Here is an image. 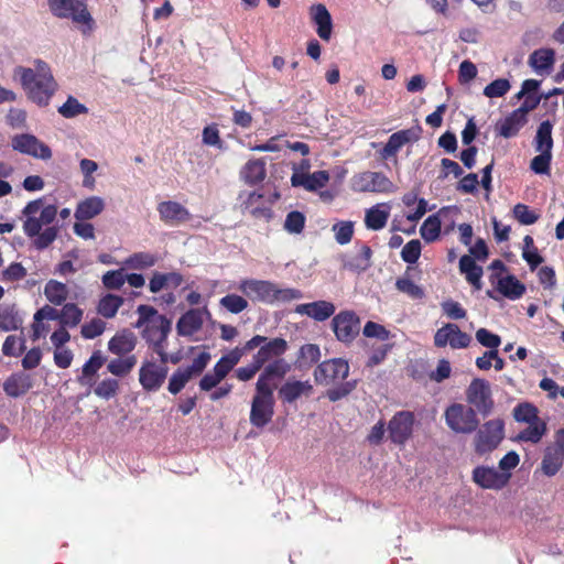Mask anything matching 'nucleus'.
Wrapping results in <instances>:
<instances>
[{"mask_svg": "<svg viewBox=\"0 0 564 564\" xmlns=\"http://www.w3.org/2000/svg\"><path fill=\"white\" fill-rule=\"evenodd\" d=\"M56 215V206H43L42 198L29 202L22 209L23 231L28 237L34 238L33 245L36 249L43 250L56 239L55 227H47L42 231V227L52 224Z\"/></svg>", "mask_w": 564, "mask_h": 564, "instance_id": "obj_1", "label": "nucleus"}, {"mask_svg": "<svg viewBox=\"0 0 564 564\" xmlns=\"http://www.w3.org/2000/svg\"><path fill=\"white\" fill-rule=\"evenodd\" d=\"M13 78H19L28 97L39 106L48 105L57 87L50 66L42 59L34 62V68L17 66Z\"/></svg>", "mask_w": 564, "mask_h": 564, "instance_id": "obj_2", "label": "nucleus"}, {"mask_svg": "<svg viewBox=\"0 0 564 564\" xmlns=\"http://www.w3.org/2000/svg\"><path fill=\"white\" fill-rule=\"evenodd\" d=\"M139 318L134 325L135 328L142 329L143 337L151 344H160L166 340L171 332V319L158 313L150 305H139L137 308Z\"/></svg>", "mask_w": 564, "mask_h": 564, "instance_id": "obj_3", "label": "nucleus"}, {"mask_svg": "<svg viewBox=\"0 0 564 564\" xmlns=\"http://www.w3.org/2000/svg\"><path fill=\"white\" fill-rule=\"evenodd\" d=\"M48 8L53 15L72 20L84 35L90 34L95 28L86 0H48Z\"/></svg>", "mask_w": 564, "mask_h": 564, "instance_id": "obj_4", "label": "nucleus"}, {"mask_svg": "<svg viewBox=\"0 0 564 564\" xmlns=\"http://www.w3.org/2000/svg\"><path fill=\"white\" fill-rule=\"evenodd\" d=\"M274 403L273 388L258 380L251 402L250 423L256 427H263L270 423L274 414Z\"/></svg>", "mask_w": 564, "mask_h": 564, "instance_id": "obj_5", "label": "nucleus"}, {"mask_svg": "<svg viewBox=\"0 0 564 564\" xmlns=\"http://www.w3.org/2000/svg\"><path fill=\"white\" fill-rule=\"evenodd\" d=\"M444 417L449 430L457 434H470L479 425L475 410L462 403H453L447 406Z\"/></svg>", "mask_w": 564, "mask_h": 564, "instance_id": "obj_6", "label": "nucleus"}, {"mask_svg": "<svg viewBox=\"0 0 564 564\" xmlns=\"http://www.w3.org/2000/svg\"><path fill=\"white\" fill-rule=\"evenodd\" d=\"M505 437V423L501 419L485 422L474 438L475 452L484 455L496 449Z\"/></svg>", "mask_w": 564, "mask_h": 564, "instance_id": "obj_7", "label": "nucleus"}, {"mask_svg": "<svg viewBox=\"0 0 564 564\" xmlns=\"http://www.w3.org/2000/svg\"><path fill=\"white\" fill-rule=\"evenodd\" d=\"M466 400L476 413L489 415L495 404L490 383L485 379H474L466 390Z\"/></svg>", "mask_w": 564, "mask_h": 564, "instance_id": "obj_8", "label": "nucleus"}, {"mask_svg": "<svg viewBox=\"0 0 564 564\" xmlns=\"http://www.w3.org/2000/svg\"><path fill=\"white\" fill-rule=\"evenodd\" d=\"M349 364L344 358H332L322 361L314 370L317 384L328 386L345 380L349 375Z\"/></svg>", "mask_w": 564, "mask_h": 564, "instance_id": "obj_9", "label": "nucleus"}, {"mask_svg": "<svg viewBox=\"0 0 564 564\" xmlns=\"http://www.w3.org/2000/svg\"><path fill=\"white\" fill-rule=\"evenodd\" d=\"M350 186L359 193H390L393 192L392 182L382 173L366 171L352 176Z\"/></svg>", "mask_w": 564, "mask_h": 564, "instance_id": "obj_10", "label": "nucleus"}, {"mask_svg": "<svg viewBox=\"0 0 564 564\" xmlns=\"http://www.w3.org/2000/svg\"><path fill=\"white\" fill-rule=\"evenodd\" d=\"M11 147L14 151L35 159L50 160L52 158V151L50 147L30 133H21L14 135L11 139Z\"/></svg>", "mask_w": 564, "mask_h": 564, "instance_id": "obj_11", "label": "nucleus"}, {"mask_svg": "<svg viewBox=\"0 0 564 564\" xmlns=\"http://www.w3.org/2000/svg\"><path fill=\"white\" fill-rule=\"evenodd\" d=\"M414 414L410 411L397 412L389 421L390 440L397 445H404L413 433Z\"/></svg>", "mask_w": 564, "mask_h": 564, "instance_id": "obj_12", "label": "nucleus"}, {"mask_svg": "<svg viewBox=\"0 0 564 564\" xmlns=\"http://www.w3.org/2000/svg\"><path fill=\"white\" fill-rule=\"evenodd\" d=\"M471 343V336L460 330V328L453 323L445 324L438 328L434 335V345L443 348L447 345L453 349L467 348Z\"/></svg>", "mask_w": 564, "mask_h": 564, "instance_id": "obj_13", "label": "nucleus"}, {"mask_svg": "<svg viewBox=\"0 0 564 564\" xmlns=\"http://www.w3.org/2000/svg\"><path fill=\"white\" fill-rule=\"evenodd\" d=\"M336 338L341 343H351L360 330V322L354 312L344 311L332 321Z\"/></svg>", "mask_w": 564, "mask_h": 564, "instance_id": "obj_14", "label": "nucleus"}, {"mask_svg": "<svg viewBox=\"0 0 564 564\" xmlns=\"http://www.w3.org/2000/svg\"><path fill=\"white\" fill-rule=\"evenodd\" d=\"M167 367L154 360H145L139 369V382L145 391H158L167 376Z\"/></svg>", "mask_w": 564, "mask_h": 564, "instance_id": "obj_15", "label": "nucleus"}, {"mask_svg": "<svg viewBox=\"0 0 564 564\" xmlns=\"http://www.w3.org/2000/svg\"><path fill=\"white\" fill-rule=\"evenodd\" d=\"M238 290L252 302L274 303V283L265 280L243 279Z\"/></svg>", "mask_w": 564, "mask_h": 564, "instance_id": "obj_16", "label": "nucleus"}, {"mask_svg": "<svg viewBox=\"0 0 564 564\" xmlns=\"http://www.w3.org/2000/svg\"><path fill=\"white\" fill-rule=\"evenodd\" d=\"M510 477L511 474L500 473L495 467L477 466L473 470L474 482L484 489L499 490L508 484Z\"/></svg>", "mask_w": 564, "mask_h": 564, "instance_id": "obj_17", "label": "nucleus"}, {"mask_svg": "<svg viewBox=\"0 0 564 564\" xmlns=\"http://www.w3.org/2000/svg\"><path fill=\"white\" fill-rule=\"evenodd\" d=\"M162 221L170 226H177L191 220L192 215L186 207L174 200H165L158 205Z\"/></svg>", "mask_w": 564, "mask_h": 564, "instance_id": "obj_18", "label": "nucleus"}, {"mask_svg": "<svg viewBox=\"0 0 564 564\" xmlns=\"http://www.w3.org/2000/svg\"><path fill=\"white\" fill-rule=\"evenodd\" d=\"M209 315L207 308H192L183 314L176 324V330L180 336H192L197 333L205 318Z\"/></svg>", "mask_w": 564, "mask_h": 564, "instance_id": "obj_19", "label": "nucleus"}, {"mask_svg": "<svg viewBox=\"0 0 564 564\" xmlns=\"http://www.w3.org/2000/svg\"><path fill=\"white\" fill-rule=\"evenodd\" d=\"M335 305L328 301H315L311 303L299 304L294 312L300 315H306L317 322H324L334 315Z\"/></svg>", "mask_w": 564, "mask_h": 564, "instance_id": "obj_20", "label": "nucleus"}, {"mask_svg": "<svg viewBox=\"0 0 564 564\" xmlns=\"http://www.w3.org/2000/svg\"><path fill=\"white\" fill-rule=\"evenodd\" d=\"M288 349V343L283 338L268 339L253 356V360L261 367L271 359H278Z\"/></svg>", "mask_w": 564, "mask_h": 564, "instance_id": "obj_21", "label": "nucleus"}, {"mask_svg": "<svg viewBox=\"0 0 564 564\" xmlns=\"http://www.w3.org/2000/svg\"><path fill=\"white\" fill-rule=\"evenodd\" d=\"M491 283L496 285L499 293L509 300H518L525 292V286L513 275L491 276Z\"/></svg>", "mask_w": 564, "mask_h": 564, "instance_id": "obj_22", "label": "nucleus"}, {"mask_svg": "<svg viewBox=\"0 0 564 564\" xmlns=\"http://www.w3.org/2000/svg\"><path fill=\"white\" fill-rule=\"evenodd\" d=\"M311 18L317 25L316 32L318 36L324 41H329L332 36L333 23L332 17L327 8L322 4H314L311 8Z\"/></svg>", "mask_w": 564, "mask_h": 564, "instance_id": "obj_23", "label": "nucleus"}, {"mask_svg": "<svg viewBox=\"0 0 564 564\" xmlns=\"http://www.w3.org/2000/svg\"><path fill=\"white\" fill-rule=\"evenodd\" d=\"M313 386L308 381L288 380L279 391L284 402L292 403L303 395H310Z\"/></svg>", "mask_w": 564, "mask_h": 564, "instance_id": "obj_24", "label": "nucleus"}, {"mask_svg": "<svg viewBox=\"0 0 564 564\" xmlns=\"http://www.w3.org/2000/svg\"><path fill=\"white\" fill-rule=\"evenodd\" d=\"M105 209V200L99 196H90L79 202L75 210L77 220H88L95 218Z\"/></svg>", "mask_w": 564, "mask_h": 564, "instance_id": "obj_25", "label": "nucleus"}, {"mask_svg": "<svg viewBox=\"0 0 564 564\" xmlns=\"http://www.w3.org/2000/svg\"><path fill=\"white\" fill-rule=\"evenodd\" d=\"M137 345V337L130 330L116 334L108 343V349L115 355L123 356L131 352Z\"/></svg>", "mask_w": 564, "mask_h": 564, "instance_id": "obj_26", "label": "nucleus"}, {"mask_svg": "<svg viewBox=\"0 0 564 564\" xmlns=\"http://www.w3.org/2000/svg\"><path fill=\"white\" fill-rule=\"evenodd\" d=\"M31 387V377L24 372L11 375L3 383L4 392L12 398L25 394Z\"/></svg>", "mask_w": 564, "mask_h": 564, "instance_id": "obj_27", "label": "nucleus"}, {"mask_svg": "<svg viewBox=\"0 0 564 564\" xmlns=\"http://www.w3.org/2000/svg\"><path fill=\"white\" fill-rule=\"evenodd\" d=\"M183 283V276L177 272L161 273L154 272L149 282V290L159 293L167 288H177Z\"/></svg>", "mask_w": 564, "mask_h": 564, "instance_id": "obj_28", "label": "nucleus"}, {"mask_svg": "<svg viewBox=\"0 0 564 564\" xmlns=\"http://www.w3.org/2000/svg\"><path fill=\"white\" fill-rule=\"evenodd\" d=\"M527 118L520 111H512L506 119L497 124L498 133L503 138H512L518 134L525 124Z\"/></svg>", "mask_w": 564, "mask_h": 564, "instance_id": "obj_29", "label": "nucleus"}, {"mask_svg": "<svg viewBox=\"0 0 564 564\" xmlns=\"http://www.w3.org/2000/svg\"><path fill=\"white\" fill-rule=\"evenodd\" d=\"M459 270L476 290L481 289L482 269L470 256L465 254L460 258Z\"/></svg>", "mask_w": 564, "mask_h": 564, "instance_id": "obj_30", "label": "nucleus"}, {"mask_svg": "<svg viewBox=\"0 0 564 564\" xmlns=\"http://www.w3.org/2000/svg\"><path fill=\"white\" fill-rule=\"evenodd\" d=\"M242 209L245 214L256 218H267L269 216V209L264 206L263 195L257 192L246 194V199L242 200Z\"/></svg>", "mask_w": 564, "mask_h": 564, "instance_id": "obj_31", "label": "nucleus"}, {"mask_svg": "<svg viewBox=\"0 0 564 564\" xmlns=\"http://www.w3.org/2000/svg\"><path fill=\"white\" fill-rule=\"evenodd\" d=\"M530 66L538 73H549L554 64V51L540 48L534 51L529 58Z\"/></svg>", "mask_w": 564, "mask_h": 564, "instance_id": "obj_32", "label": "nucleus"}, {"mask_svg": "<svg viewBox=\"0 0 564 564\" xmlns=\"http://www.w3.org/2000/svg\"><path fill=\"white\" fill-rule=\"evenodd\" d=\"M414 138L415 134L412 130H401L391 134L381 152L382 156L384 159L394 156L404 144Z\"/></svg>", "mask_w": 564, "mask_h": 564, "instance_id": "obj_33", "label": "nucleus"}, {"mask_svg": "<svg viewBox=\"0 0 564 564\" xmlns=\"http://www.w3.org/2000/svg\"><path fill=\"white\" fill-rule=\"evenodd\" d=\"M563 463L564 456L553 447L547 446L541 462V470L545 476L552 477L562 468Z\"/></svg>", "mask_w": 564, "mask_h": 564, "instance_id": "obj_34", "label": "nucleus"}, {"mask_svg": "<svg viewBox=\"0 0 564 564\" xmlns=\"http://www.w3.org/2000/svg\"><path fill=\"white\" fill-rule=\"evenodd\" d=\"M23 318L15 305H2L0 307V329L3 332L17 330L21 327Z\"/></svg>", "mask_w": 564, "mask_h": 564, "instance_id": "obj_35", "label": "nucleus"}, {"mask_svg": "<svg viewBox=\"0 0 564 564\" xmlns=\"http://www.w3.org/2000/svg\"><path fill=\"white\" fill-rule=\"evenodd\" d=\"M546 423L542 420H538L535 422L529 423L525 429L520 431L516 436V440L519 442L538 444L546 434Z\"/></svg>", "mask_w": 564, "mask_h": 564, "instance_id": "obj_36", "label": "nucleus"}, {"mask_svg": "<svg viewBox=\"0 0 564 564\" xmlns=\"http://www.w3.org/2000/svg\"><path fill=\"white\" fill-rule=\"evenodd\" d=\"M329 176L326 171H316L310 175H293L292 184L293 185H302L308 191H315L317 188H322L328 182Z\"/></svg>", "mask_w": 564, "mask_h": 564, "instance_id": "obj_37", "label": "nucleus"}, {"mask_svg": "<svg viewBox=\"0 0 564 564\" xmlns=\"http://www.w3.org/2000/svg\"><path fill=\"white\" fill-rule=\"evenodd\" d=\"M552 129L553 124L549 120L541 122L534 137V149L536 152H552Z\"/></svg>", "mask_w": 564, "mask_h": 564, "instance_id": "obj_38", "label": "nucleus"}, {"mask_svg": "<svg viewBox=\"0 0 564 564\" xmlns=\"http://www.w3.org/2000/svg\"><path fill=\"white\" fill-rule=\"evenodd\" d=\"M44 295L50 303L61 305L68 296V288L65 283L50 280L44 286Z\"/></svg>", "mask_w": 564, "mask_h": 564, "instance_id": "obj_39", "label": "nucleus"}, {"mask_svg": "<svg viewBox=\"0 0 564 564\" xmlns=\"http://www.w3.org/2000/svg\"><path fill=\"white\" fill-rule=\"evenodd\" d=\"M389 216L388 209H382L380 205L373 206L366 210V227L371 230H380L387 225Z\"/></svg>", "mask_w": 564, "mask_h": 564, "instance_id": "obj_40", "label": "nucleus"}, {"mask_svg": "<svg viewBox=\"0 0 564 564\" xmlns=\"http://www.w3.org/2000/svg\"><path fill=\"white\" fill-rule=\"evenodd\" d=\"M158 262V257L150 252H135L129 256L122 262L127 269L144 270L153 267Z\"/></svg>", "mask_w": 564, "mask_h": 564, "instance_id": "obj_41", "label": "nucleus"}, {"mask_svg": "<svg viewBox=\"0 0 564 564\" xmlns=\"http://www.w3.org/2000/svg\"><path fill=\"white\" fill-rule=\"evenodd\" d=\"M290 370V365L282 358H278L270 362L260 375L258 380H262L264 386H271V378H281Z\"/></svg>", "mask_w": 564, "mask_h": 564, "instance_id": "obj_42", "label": "nucleus"}, {"mask_svg": "<svg viewBox=\"0 0 564 564\" xmlns=\"http://www.w3.org/2000/svg\"><path fill=\"white\" fill-rule=\"evenodd\" d=\"M242 178L250 184H256L264 180L265 167L261 160L249 161L241 171Z\"/></svg>", "mask_w": 564, "mask_h": 564, "instance_id": "obj_43", "label": "nucleus"}, {"mask_svg": "<svg viewBox=\"0 0 564 564\" xmlns=\"http://www.w3.org/2000/svg\"><path fill=\"white\" fill-rule=\"evenodd\" d=\"M321 348L316 344H305L301 346L297 356L300 367H311L321 359Z\"/></svg>", "mask_w": 564, "mask_h": 564, "instance_id": "obj_44", "label": "nucleus"}, {"mask_svg": "<svg viewBox=\"0 0 564 564\" xmlns=\"http://www.w3.org/2000/svg\"><path fill=\"white\" fill-rule=\"evenodd\" d=\"M83 318V311L74 303H68L61 310V326L76 327Z\"/></svg>", "mask_w": 564, "mask_h": 564, "instance_id": "obj_45", "label": "nucleus"}, {"mask_svg": "<svg viewBox=\"0 0 564 564\" xmlns=\"http://www.w3.org/2000/svg\"><path fill=\"white\" fill-rule=\"evenodd\" d=\"M123 304V299L118 295L107 294L98 304V313L106 318L113 317L119 307Z\"/></svg>", "mask_w": 564, "mask_h": 564, "instance_id": "obj_46", "label": "nucleus"}, {"mask_svg": "<svg viewBox=\"0 0 564 564\" xmlns=\"http://www.w3.org/2000/svg\"><path fill=\"white\" fill-rule=\"evenodd\" d=\"M137 364L135 356L131 355L126 358L112 359L108 366V371L117 377H123L128 375Z\"/></svg>", "mask_w": 564, "mask_h": 564, "instance_id": "obj_47", "label": "nucleus"}, {"mask_svg": "<svg viewBox=\"0 0 564 564\" xmlns=\"http://www.w3.org/2000/svg\"><path fill=\"white\" fill-rule=\"evenodd\" d=\"M441 232V220L437 215L429 216L420 228L421 237L426 242L435 241Z\"/></svg>", "mask_w": 564, "mask_h": 564, "instance_id": "obj_48", "label": "nucleus"}, {"mask_svg": "<svg viewBox=\"0 0 564 564\" xmlns=\"http://www.w3.org/2000/svg\"><path fill=\"white\" fill-rule=\"evenodd\" d=\"M513 417L517 422L528 424L541 420L538 416V409L528 402L520 403L513 409Z\"/></svg>", "mask_w": 564, "mask_h": 564, "instance_id": "obj_49", "label": "nucleus"}, {"mask_svg": "<svg viewBox=\"0 0 564 564\" xmlns=\"http://www.w3.org/2000/svg\"><path fill=\"white\" fill-rule=\"evenodd\" d=\"M332 231L334 232L335 240L339 245H347L350 242L354 235V221L343 220L333 225Z\"/></svg>", "mask_w": 564, "mask_h": 564, "instance_id": "obj_50", "label": "nucleus"}, {"mask_svg": "<svg viewBox=\"0 0 564 564\" xmlns=\"http://www.w3.org/2000/svg\"><path fill=\"white\" fill-rule=\"evenodd\" d=\"M219 304L232 314H239L248 307V301L237 294H228L221 297Z\"/></svg>", "mask_w": 564, "mask_h": 564, "instance_id": "obj_51", "label": "nucleus"}, {"mask_svg": "<svg viewBox=\"0 0 564 564\" xmlns=\"http://www.w3.org/2000/svg\"><path fill=\"white\" fill-rule=\"evenodd\" d=\"M58 112L64 118H74L82 113H87L88 108L80 104L76 98L69 96L67 100L58 108Z\"/></svg>", "mask_w": 564, "mask_h": 564, "instance_id": "obj_52", "label": "nucleus"}, {"mask_svg": "<svg viewBox=\"0 0 564 564\" xmlns=\"http://www.w3.org/2000/svg\"><path fill=\"white\" fill-rule=\"evenodd\" d=\"M79 169L84 176L83 186L93 189L96 185V180L93 174L98 170L97 162L89 159H83L79 162Z\"/></svg>", "mask_w": 564, "mask_h": 564, "instance_id": "obj_53", "label": "nucleus"}, {"mask_svg": "<svg viewBox=\"0 0 564 564\" xmlns=\"http://www.w3.org/2000/svg\"><path fill=\"white\" fill-rule=\"evenodd\" d=\"M118 390V380L113 378H107L97 384V387L94 389V392L97 397L105 400H109L117 394Z\"/></svg>", "mask_w": 564, "mask_h": 564, "instance_id": "obj_54", "label": "nucleus"}, {"mask_svg": "<svg viewBox=\"0 0 564 564\" xmlns=\"http://www.w3.org/2000/svg\"><path fill=\"white\" fill-rule=\"evenodd\" d=\"M510 87L511 85L508 79L498 78L485 87L484 95L488 98L502 97L509 91Z\"/></svg>", "mask_w": 564, "mask_h": 564, "instance_id": "obj_55", "label": "nucleus"}, {"mask_svg": "<svg viewBox=\"0 0 564 564\" xmlns=\"http://www.w3.org/2000/svg\"><path fill=\"white\" fill-rule=\"evenodd\" d=\"M191 379L192 376L189 371L177 369L171 376L167 389L172 394H177Z\"/></svg>", "mask_w": 564, "mask_h": 564, "instance_id": "obj_56", "label": "nucleus"}, {"mask_svg": "<svg viewBox=\"0 0 564 564\" xmlns=\"http://www.w3.org/2000/svg\"><path fill=\"white\" fill-rule=\"evenodd\" d=\"M357 387L356 380L346 381L327 390L326 395L332 402H336L338 400L344 399L348 394H350Z\"/></svg>", "mask_w": 564, "mask_h": 564, "instance_id": "obj_57", "label": "nucleus"}, {"mask_svg": "<svg viewBox=\"0 0 564 564\" xmlns=\"http://www.w3.org/2000/svg\"><path fill=\"white\" fill-rule=\"evenodd\" d=\"M513 216L522 225H532L539 219V214L524 204H517L513 207Z\"/></svg>", "mask_w": 564, "mask_h": 564, "instance_id": "obj_58", "label": "nucleus"}, {"mask_svg": "<svg viewBox=\"0 0 564 564\" xmlns=\"http://www.w3.org/2000/svg\"><path fill=\"white\" fill-rule=\"evenodd\" d=\"M395 286L400 292L409 295L411 299H421L424 295L423 290L408 278L398 279Z\"/></svg>", "mask_w": 564, "mask_h": 564, "instance_id": "obj_59", "label": "nucleus"}, {"mask_svg": "<svg viewBox=\"0 0 564 564\" xmlns=\"http://www.w3.org/2000/svg\"><path fill=\"white\" fill-rule=\"evenodd\" d=\"M126 282L123 269L108 271L102 275V283L109 290H119Z\"/></svg>", "mask_w": 564, "mask_h": 564, "instance_id": "obj_60", "label": "nucleus"}, {"mask_svg": "<svg viewBox=\"0 0 564 564\" xmlns=\"http://www.w3.org/2000/svg\"><path fill=\"white\" fill-rule=\"evenodd\" d=\"M421 254V242L417 239L409 241L401 251V258L404 262L413 264Z\"/></svg>", "mask_w": 564, "mask_h": 564, "instance_id": "obj_61", "label": "nucleus"}, {"mask_svg": "<svg viewBox=\"0 0 564 564\" xmlns=\"http://www.w3.org/2000/svg\"><path fill=\"white\" fill-rule=\"evenodd\" d=\"M106 328V323L100 318H94L89 323L82 326V336L87 339H93L100 336Z\"/></svg>", "mask_w": 564, "mask_h": 564, "instance_id": "obj_62", "label": "nucleus"}, {"mask_svg": "<svg viewBox=\"0 0 564 564\" xmlns=\"http://www.w3.org/2000/svg\"><path fill=\"white\" fill-rule=\"evenodd\" d=\"M552 152H539L531 161V169L536 174H549Z\"/></svg>", "mask_w": 564, "mask_h": 564, "instance_id": "obj_63", "label": "nucleus"}, {"mask_svg": "<svg viewBox=\"0 0 564 564\" xmlns=\"http://www.w3.org/2000/svg\"><path fill=\"white\" fill-rule=\"evenodd\" d=\"M305 217L300 212H291L288 214L284 228L291 234H300L304 228Z\"/></svg>", "mask_w": 564, "mask_h": 564, "instance_id": "obj_64", "label": "nucleus"}]
</instances>
